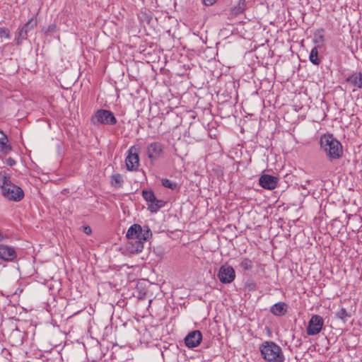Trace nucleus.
<instances>
[{"label":"nucleus","mask_w":362,"mask_h":362,"mask_svg":"<svg viewBox=\"0 0 362 362\" xmlns=\"http://www.w3.org/2000/svg\"><path fill=\"white\" fill-rule=\"evenodd\" d=\"M335 316L345 323L351 317V314L346 311V308H341L335 313Z\"/></svg>","instance_id":"obj_19"},{"label":"nucleus","mask_w":362,"mask_h":362,"mask_svg":"<svg viewBox=\"0 0 362 362\" xmlns=\"http://www.w3.org/2000/svg\"><path fill=\"white\" fill-rule=\"evenodd\" d=\"M270 312L276 316L284 315L287 312V305L284 302H279L273 305Z\"/></svg>","instance_id":"obj_13"},{"label":"nucleus","mask_w":362,"mask_h":362,"mask_svg":"<svg viewBox=\"0 0 362 362\" xmlns=\"http://www.w3.org/2000/svg\"><path fill=\"white\" fill-rule=\"evenodd\" d=\"M217 276L222 284H230L235 279V272L232 267L223 265L219 268Z\"/></svg>","instance_id":"obj_7"},{"label":"nucleus","mask_w":362,"mask_h":362,"mask_svg":"<svg viewBox=\"0 0 362 362\" xmlns=\"http://www.w3.org/2000/svg\"><path fill=\"white\" fill-rule=\"evenodd\" d=\"M91 122L94 125L105 124L115 125L117 120L112 112L100 109L97 110L91 117Z\"/></svg>","instance_id":"obj_4"},{"label":"nucleus","mask_w":362,"mask_h":362,"mask_svg":"<svg viewBox=\"0 0 362 362\" xmlns=\"http://www.w3.org/2000/svg\"><path fill=\"white\" fill-rule=\"evenodd\" d=\"M162 185L165 187L173 189V190L176 189L177 188V185L175 182H174L168 179H163Z\"/></svg>","instance_id":"obj_26"},{"label":"nucleus","mask_w":362,"mask_h":362,"mask_svg":"<svg viewBox=\"0 0 362 362\" xmlns=\"http://www.w3.org/2000/svg\"><path fill=\"white\" fill-rule=\"evenodd\" d=\"M279 178L270 175H262L259 179V185L264 189H274L276 187Z\"/></svg>","instance_id":"obj_11"},{"label":"nucleus","mask_w":362,"mask_h":362,"mask_svg":"<svg viewBox=\"0 0 362 362\" xmlns=\"http://www.w3.org/2000/svg\"><path fill=\"white\" fill-rule=\"evenodd\" d=\"M2 141H8L7 136L1 131H0V142Z\"/></svg>","instance_id":"obj_29"},{"label":"nucleus","mask_w":362,"mask_h":362,"mask_svg":"<svg viewBox=\"0 0 362 362\" xmlns=\"http://www.w3.org/2000/svg\"><path fill=\"white\" fill-rule=\"evenodd\" d=\"M126 165L129 170H136L139 166V157L138 148L133 146L128 150V156L126 158Z\"/></svg>","instance_id":"obj_6"},{"label":"nucleus","mask_w":362,"mask_h":362,"mask_svg":"<svg viewBox=\"0 0 362 362\" xmlns=\"http://www.w3.org/2000/svg\"><path fill=\"white\" fill-rule=\"evenodd\" d=\"M203 1L206 6H211L216 1V0H203Z\"/></svg>","instance_id":"obj_33"},{"label":"nucleus","mask_w":362,"mask_h":362,"mask_svg":"<svg viewBox=\"0 0 362 362\" xmlns=\"http://www.w3.org/2000/svg\"><path fill=\"white\" fill-rule=\"evenodd\" d=\"M320 146L330 160L339 158L343 153L341 144L332 134H324L320 137Z\"/></svg>","instance_id":"obj_3"},{"label":"nucleus","mask_w":362,"mask_h":362,"mask_svg":"<svg viewBox=\"0 0 362 362\" xmlns=\"http://www.w3.org/2000/svg\"><path fill=\"white\" fill-rule=\"evenodd\" d=\"M164 206V202L162 200L157 199L153 201V204H148V209L151 212H156L159 209Z\"/></svg>","instance_id":"obj_21"},{"label":"nucleus","mask_w":362,"mask_h":362,"mask_svg":"<svg viewBox=\"0 0 362 362\" xmlns=\"http://www.w3.org/2000/svg\"><path fill=\"white\" fill-rule=\"evenodd\" d=\"M323 30H317L314 33V39L313 42L316 45V46H318V47H321L324 42V35L322 33Z\"/></svg>","instance_id":"obj_20"},{"label":"nucleus","mask_w":362,"mask_h":362,"mask_svg":"<svg viewBox=\"0 0 362 362\" xmlns=\"http://www.w3.org/2000/svg\"><path fill=\"white\" fill-rule=\"evenodd\" d=\"M37 25L36 21L30 18L19 30L18 34L17 44H20L28 37V33L30 30L34 28Z\"/></svg>","instance_id":"obj_12"},{"label":"nucleus","mask_w":362,"mask_h":362,"mask_svg":"<svg viewBox=\"0 0 362 362\" xmlns=\"http://www.w3.org/2000/svg\"><path fill=\"white\" fill-rule=\"evenodd\" d=\"M0 187L3 196L8 200L19 202L24 197L23 190L11 181L10 174L6 171L0 172Z\"/></svg>","instance_id":"obj_1"},{"label":"nucleus","mask_w":362,"mask_h":362,"mask_svg":"<svg viewBox=\"0 0 362 362\" xmlns=\"http://www.w3.org/2000/svg\"><path fill=\"white\" fill-rule=\"evenodd\" d=\"M136 252H141L144 248V244L142 241H139V240H136Z\"/></svg>","instance_id":"obj_28"},{"label":"nucleus","mask_w":362,"mask_h":362,"mask_svg":"<svg viewBox=\"0 0 362 362\" xmlns=\"http://www.w3.org/2000/svg\"><path fill=\"white\" fill-rule=\"evenodd\" d=\"M259 350L266 362H285L286 358L281 347L274 341L262 342Z\"/></svg>","instance_id":"obj_2"},{"label":"nucleus","mask_w":362,"mask_h":362,"mask_svg":"<svg viewBox=\"0 0 362 362\" xmlns=\"http://www.w3.org/2000/svg\"><path fill=\"white\" fill-rule=\"evenodd\" d=\"M324 319L319 315H313L308 321L306 333L309 336L318 334L323 328Z\"/></svg>","instance_id":"obj_5"},{"label":"nucleus","mask_w":362,"mask_h":362,"mask_svg":"<svg viewBox=\"0 0 362 362\" xmlns=\"http://www.w3.org/2000/svg\"><path fill=\"white\" fill-rule=\"evenodd\" d=\"M0 37L1 38H8L9 30L6 28H0Z\"/></svg>","instance_id":"obj_27"},{"label":"nucleus","mask_w":362,"mask_h":362,"mask_svg":"<svg viewBox=\"0 0 362 362\" xmlns=\"http://www.w3.org/2000/svg\"><path fill=\"white\" fill-rule=\"evenodd\" d=\"M141 226L139 224H134L131 226L127 230L126 237L129 239H136L138 237V234L141 233Z\"/></svg>","instance_id":"obj_15"},{"label":"nucleus","mask_w":362,"mask_h":362,"mask_svg":"<svg viewBox=\"0 0 362 362\" xmlns=\"http://www.w3.org/2000/svg\"><path fill=\"white\" fill-rule=\"evenodd\" d=\"M8 141H1V142H0V153L6 155L11 151L12 148H11V145H9L8 144Z\"/></svg>","instance_id":"obj_23"},{"label":"nucleus","mask_w":362,"mask_h":362,"mask_svg":"<svg viewBox=\"0 0 362 362\" xmlns=\"http://www.w3.org/2000/svg\"><path fill=\"white\" fill-rule=\"evenodd\" d=\"M240 267L244 270H250L252 268V262L248 258L242 259Z\"/></svg>","instance_id":"obj_25"},{"label":"nucleus","mask_w":362,"mask_h":362,"mask_svg":"<svg viewBox=\"0 0 362 362\" xmlns=\"http://www.w3.org/2000/svg\"><path fill=\"white\" fill-rule=\"evenodd\" d=\"M83 232L87 235H90L92 233V230L90 226H86L83 227Z\"/></svg>","instance_id":"obj_32"},{"label":"nucleus","mask_w":362,"mask_h":362,"mask_svg":"<svg viewBox=\"0 0 362 362\" xmlns=\"http://www.w3.org/2000/svg\"><path fill=\"white\" fill-rule=\"evenodd\" d=\"M346 81L358 88H362V73H355L346 78Z\"/></svg>","instance_id":"obj_14"},{"label":"nucleus","mask_w":362,"mask_h":362,"mask_svg":"<svg viewBox=\"0 0 362 362\" xmlns=\"http://www.w3.org/2000/svg\"><path fill=\"white\" fill-rule=\"evenodd\" d=\"M17 258V252L14 247L0 243V259L9 262Z\"/></svg>","instance_id":"obj_9"},{"label":"nucleus","mask_w":362,"mask_h":362,"mask_svg":"<svg viewBox=\"0 0 362 362\" xmlns=\"http://www.w3.org/2000/svg\"><path fill=\"white\" fill-rule=\"evenodd\" d=\"M8 238V235L3 233L0 231V243H2V242L6 239Z\"/></svg>","instance_id":"obj_31"},{"label":"nucleus","mask_w":362,"mask_h":362,"mask_svg":"<svg viewBox=\"0 0 362 362\" xmlns=\"http://www.w3.org/2000/svg\"><path fill=\"white\" fill-rule=\"evenodd\" d=\"M142 196L143 198L149 204H153V201L156 200V196L151 190H143Z\"/></svg>","instance_id":"obj_22"},{"label":"nucleus","mask_w":362,"mask_h":362,"mask_svg":"<svg viewBox=\"0 0 362 362\" xmlns=\"http://www.w3.org/2000/svg\"><path fill=\"white\" fill-rule=\"evenodd\" d=\"M163 153V145L160 142L155 141L148 144L146 154L148 158L153 161L158 159Z\"/></svg>","instance_id":"obj_8"},{"label":"nucleus","mask_w":362,"mask_h":362,"mask_svg":"<svg viewBox=\"0 0 362 362\" xmlns=\"http://www.w3.org/2000/svg\"><path fill=\"white\" fill-rule=\"evenodd\" d=\"M152 235L151 231L148 226L141 228V233L138 234L136 240L139 241H146L149 237Z\"/></svg>","instance_id":"obj_18"},{"label":"nucleus","mask_w":362,"mask_h":362,"mask_svg":"<svg viewBox=\"0 0 362 362\" xmlns=\"http://www.w3.org/2000/svg\"><path fill=\"white\" fill-rule=\"evenodd\" d=\"M202 340V334L199 330L189 332L185 338V345L189 348H194L199 345Z\"/></svg>","instance_id":"obj_10"},{"label":"nucleus","mask_w":362,"mask_h":362,"mask_svg":"<svg viewBox=\"0 0 362 362\" xmlns=\"http://www.w3.org/2000/svg\"><path fill=\"white\" fill-rule=\"evenodd\" d=\"M247 8L245 0H238V2L231 8V13L238 16L243 13Z\"/></svg>","instance_id":"obj_16"},{"label":"nucleus","mask_w":362,"mask_h":362,"mask_svg":"<svg viewBox=\"0 0 362 362\" xmlns=\"http://www.w3.org/2000/svg\"><path fill=\"white\" fill-rule=\"evenodd\" d=\"M318 46H315L309 55V60L314 65H319L321 62V58L318 56Z\"/></svg>","instance_id":"obj_17"},{"label":"nucleus","mask_w":362,"mask_h":362,"mask_svg":"<svg viewBox=\"0 0 362 362\" xmlns=\"http://www.w3.org/2000/svg\"><path fill=\"white\" fill-rule=\"evenodd\" d=\"M112 183L116 187H120L123 183V178L120 174H115L112 176Z\"/></svg>","instance_id":"obj_24"},{"label":"nucleus","mask_w":362,"mask_h":362,"mask_svg":"<svg viewBox=\"0 0 362 362\" xmlns=\"http://www.w3.org/2000/svg\"><path fill=\"white\" fill-rule=\"evenodd\" d=\"M6 164L9 166H13L16 164V160L13 158L9 157L6 159Z\"/></svg>","instance_id":"obj_30"}]
</instances>
